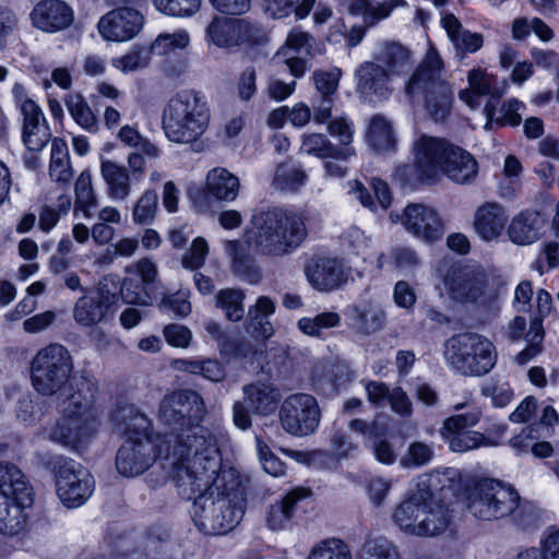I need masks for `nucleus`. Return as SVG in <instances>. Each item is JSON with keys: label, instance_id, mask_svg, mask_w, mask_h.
<instances>
[{"label": "nucleus", "instance_id": "393cba45", "mask_svg": "<svg viewBox=\"0 0 559 559\" xmlns=\"http://www.w3.org/2000/svg\"><path fill=\"white\" fill-rule=\"evenodd\" d=\"M309 283L318 290L329 292L338 288L345 282L342 263L334 258H316L306 266Z\"/></svg>", "mask_w": 559, "mask_h": 559}, {"label": "nucleus", "instance_id": "f03ea898", "mask_svg": "<svg viewBox=\"0 0 559 559\" xmlns=\"http://www.w3.org/2000/svg\"><path fill=\"white\" fill-rule=\"evenodd\" d=\"M218 466L211 473L209 481L185 499H192L200 493L192 506V520L195 526L205 534L219 535L231 531L242 519L245 512V495L239 477L231 468Z\"/></svg>", "mask_w": 559, "mask_h": 559}, {"label": "nucleus", "instance_id": "1a4fd4ad", "mask_svg": "<svg viewBox=\"0 0 559 559\" xmlns=\"http://www.w3.org/2000/svg\"><path fill=\"white\" fill-rule=\"evenodd\" d=\"M72 371L73 361L69 350L60 344H49L32 359V384L43 395H62Z\"/></svg>", "mask_w": 559, "mask_h": 559}, {"label": "nucleus", "instance_id": "39448f33", "mask_svg": "<svg viewBox=\"0 0 559 559\" xmlns=\"http://www.w3.org/2000/svg\"><path fill=\"white\" fill-rule=\"evenodd\" d=\"M405 94L411 99L424 96V106L428 116L436 122H442L450 115L453 90L445 79L444 64L432 44L405 85Z\"/></svg>", "mask_w": 559, "mask_h": 559}, {"label": "nucleus", "instance_id": "bb28decb", "mask_svg": "<svg viewBox=\"0 0 559 559\" xmlns=\"http://www.w3.org/2000/svg\"><path fill=\"white\" fill-rule=\"evenodd\" d=\"M509 215L498 202H485L474 214L475 233L485 241L497 240L506 229Z\"/></svg>", "mask_w": 559, "mask_h": 559}, {"label": "nucleus", "instance_id": "2f4dec72", "mask_svg": "<svg viewBox=\"0 0 559 559\" xmlns=\"http://www.w3.org/2000/svg\"><path fill=\"white\" fill-rule=\"evenodd\" d=\"M478 173V164L471 153L453 145L442 166L441 175L457 183H471Z\"/></svg>", "mask_w": 559, "mask_h": 559}, {"label": "nucleus", "instance_id": "72a5a7b5", "mask_svg": "<svg viewBox=\"0 0 559 559\" xmlns=\"http://www.w3.org/2000/svg\"><path fill=\"white\" fill-rule=\"evenodd\" d=\"M543 227L544 221L537 212L523 211L511 219L508 235L513 243L526 246L539 239Z\"/></svg>", "mask_w": 559, "mask_h": 559}, {"label": "nucleus", "instance_id": "8fccbe9b", "mask_svg": "<svg viewBox=\"0 0 559 559\" xmlns=\"http://www.w3.org/2000/svg\"><path fill=\"white\" fill-rule=\"evenodd\" d=\"M341 324V316L334 311H325L313 318L298 320V329L306 335L319 337L323 330L336 328Z\"/></svg>", "mask_w": 559, "mask_h": 559}, {"label": "nucleus", "instance_id": "9b49d317", "mask_svg": "<svg viewBox=\"0 0 559 559\" xmlns=\"http://www.w3.org/2000/svg\"><path fill=\"white\" fill-rule=\"evenodd\" d=\"M13 480L0 483V532L14 535L26 522L24 510L34 501L33 489L20 469H11Z\"/></svg>", "mask_w": 559, "mask_h": 559}, {"label": "nucleus", "instance_id": "dca6fc26", "mask_svg": "<svg viewBox=\"0 0 559 559\" xmlns=\"http://www.w3.org/2000/svg\"><path fill=\"white\" fill-rule=\"evenodd\" d=\"M95 480L92 474L73 460H62L56 471V492L67 508L83 506L92 496Z\"/></svg>", "mask_w": 559, "mask_h": 559}, {"label": "nucleus", "instance_id": "a211bd4d", "mask_svg": "<svg viewBox=\"0 0 559 559\" xmlns=\"http://www.w3.org/2000/svg\"><path fill=\"white\" fill-rule=\"evenodd\" d=\"M453 144L443 138L420 134L413 143L414 166L421 181L440 178L442 166Z\"/></svg>", "mask_w": 559, "mask_h": 559}, {"label": "nucleus", "instance_id": "ddd939ff", "mask_svg": "<svg viewBox=\"0 0 559 559\" xmlns=\"http://www.w3.org/2000/svg\"><path fill=\"white\" fill-rule=\"evenodd\" d=\"M243 402H235L233 406V420L236 427L247 430L251 427L250 413L257 416L273 414L281 402L280 388L271 381L258 380L243 385Z\"/></svg>", "mask_w": 559, "mask_h": 559}, {"label": "nucleus", "instance_id": "58836bf2", "mask_svg": "<svg viewBox=\"0 0 559 559\" xmlns=\"http://www.w3.org/2000/svg\"><path fill=\"white\" fill-rule=\"evenodd\" d=\"M366 140L374 151L389 152L396 145L392 123L380 114L373 115L368 123Z\"/></svg>", "mask_w": 559, "mask_h": 559}, {"label": "nucleus", "instance_id": "0e129e2a", "mask_svg": "<svg viewBox=\"0 0 559 559\" xmlns=\"http://www.w3.org/2000/svg\"><path fill=\"white\" fill-rule=\"evenodd\" d=\"M255 442L263 469L274 477L284 476L286 472L285 463L271 451L270 447L261 438H257Z\"/></svg>", "mask_w": 559, "mask_h": 559}, {"label": "nucleus", "instance_id": "c03bdc74", "mask_svg": "<svg viewBox=\"0 0 559 559\" xmlns=\"http://www.w3.org/2000/svg\"><path fill=\"white\" fill-rule=\"evenodd\" d=\"M64 103L69 114L80 127L90 132H96L98 130L97 118L81 94H68Z\"/></svg>", "mask_w": 559, "mask_h": 559}, {"label": "nucleus", "instance_id": "864d4df0", "mask_svg": "<svg viewBox=\"0 0 559 559\" xmlns=\"http://www.w3.org/2000/svg\"><path fill=\"white\" fill-rule=\"evenodd\" d=\"M444 441L453 452H467L480 447H492L497 444L485 435L472 430L459 433Z\"/></svg>", "mask_w": 559, "mask_h": 559}, {"label": "nucleus", "instance_id": "9d476101", "mask_svg": "<svg viewBox=\"0 0 559 559\" xmlns=\"http://www.w3.org/2000/svg\"><path fill=\"white\" fill-rule=\"evenodd\" d=\"M520 495L510 484L486 478L475 484L467 495V509L480 520H498L512 514Z\"/></svg>", "mask_w": 559, "mask_h": 559}, {"label": "nucleus", "instance_id": "412c9836", "mask_svg": "<svg viewBox=\"0 0 559 559\" xmlns=\"http://www.w3.org/2000/svg\"><path fill=\"white\" fill-rule=\"evenodd\" d=\"M142 14L130 8H119L103 15L97 24L103 39L108 41H127L135 37L142 26Z\"/></svg>", "mask_w": 559, "mask_h": 559}, {"label": "nucleus", "instance_id": "79ce46f5", "mask_svg": "<svg viewBox=\"0 0 559 559\" xmlns=\"http://www.w3.org/2000/svg\"><path fill=\"white\" fill-rule=\"evenodd\" d=\"M454 476L455 471L451 468L432 471L418 476L412 489L429 500H437L435 492L449 487Z\"/></svg>", "mask_w": 559, "mask_h": 559}, {"label": "nucleus", "instance_id": "a878e982", "mask_svg": "<svg viewBox=\"0 0 559 559\" xmlns=\"http://www.w3.org/2000/svg\"><path fill=\"white\" fill-rule=\"evenodd\" d=\"M112 429L124 439H152L151 420L134 405L123 404L111 414Z\"/></svg>", "mask_w": 559, "mask_h": 559}, {"label": "nucleus", "instance_id": "423d86ee", "mask_svg": "<svg viewBox=\"0 0 559 559\" xmlns=\"http://www.w3.org/2000/svg\"><path fill=\"white\" fill-rule=\"evenodd\" d=\"M90 388L69 393L60 404L61 417L50 432V439L76 448L90 441L98 428L97 411Z\"/></svg>", "mask_w": 559, "mask_h": 559}, {"label": "nucleus", "instance_id": "338daca9", "mask_svg": "<svg viewBox=\"0 0 559 559\" xmlns=\"http://www.w3.org/2000/svg\"><path fill=\"white\" fill-rule=\"evenodd\" d=\"M150 53L145 49H132L128 53L112 59V66L122 71L130 72L147 67Z\"/></svg>", "mask_w": 559, "mask_h": 559}, {"label": "nucleus", "instance_id": "7ed1b4c3", "mask_svg": "<svg viewBox=\"0 0 559 559\" xmlns=\"http://www.w3.org/2000/svg\"><path fill=\"white\" fill-rule=\"evenodd\" d=\"M306 211L274 207L252 215L243 234L248 248L263 257H284L307 237Z\"/></svg>", "mask_w": 559, "mask_h": 559}, {"label": "nucleus", "instance_id": "a19ab883", "mask_svg": "<svg viewBox=\"0 0 559 559\" xmlns=\"http://www.w3.org/2000/svg\"><path fill=\"white\" fill-rule=\"evenodd\" d=\"M74 212H82L85 218H92L93 210L97 206L98 200L93 188L92 174L83 170L74 185Z\"/></svg>", "mask_w": 559, "mask_h": 559}, {"label": "nucleus", "instance_id": "6ab92c4d", "mask_svg": "<svg viewBox=\"0 0 559 559\" xmlns=\"http://www.w3.org/2000/svg\"><path fill=\"white\" fill-rule=\"evenodd\" d=\"M117 299V295L106 286L86 289L73 306V319L84 328L105 322L116 312Z\"/></svg>", "mask_w": 559, "mask_h": 559}, {"label": "nucleus", "instance_id": "09e8293b", "mask_svg": "<svg viewBox=\"0 0 559 559\" xmlns=\"http://www.w3.org/2000/svg\"><path fill=\"white\" fill-rule=\"evenodd\" d=\"M354 320L360 332L370 334L382 329L385 314L378 307L361 304L354 307Z\"/></svg>", "mask_w": 559, "mask_h": 559}, {"label": "nucleus", "instance_id": "69168bd1", "mask_svg": "<svg viewBox=\"0 0 559 559\" xmlns=\"http://www.w3.org/2000/svg\"><path fill=\"white\" fill-rule=\"evenodd\" d=\"M209 253V246L204 238L197 237L193 239L191 247L181 258V265L187 270L200 269L206 259Z\"/></svg>", "mask_w": 559, "mask_h": 559}, {"label": "nucleus", "instance_id": "4c0bfd02", "mask_svg": "<svg viewBox=\"0 0 559 559\" xmlns=\"http://www.w3.org/2000/svg\"><path fill=\"white\" fill-rule=\"evenodd\" d=\"M466 408V412L452 415L444 419L441 428L440 436L443 440H448L453 436L466 432V429L475 426L480 417L481 412L478 407L472 406L467 403H457L453 406V411L461 412Z\"/></svg>", "mask_w": 559, "mask_h": 559}, {"label": "nucleus", "instance_id": "f257e3e1", "mask_svg": "<svg viewBox=\"0 0 559 559\" xmlns=\"http://www.w3.org/2000/svg\"><path fill=\"white\" fill-rule=\"evenodd\" d=\"M219 428L191 426L182 435H165L153 439H126L117 452V471L134 477L158 461L171 475L181 497H190L209 481L218 466Z\"/></svg>", "mask_w": 559, "mask_h": 559}, {"label": "nucleus", "instance_id": "b1692460", "mask_svg": "<svg viewBox=\"0 0 559 559\" xmlns=\"http://www.w3.org/2000/svg\"><path fill=\"white\" fill-rule=\"evenodd\" d=\"M33 25L44 32L55 33L73 22L71 8L60 0H43L31 12Z\"/></svg>", "mask_w": 559, "mask_h": 559}, {"label": "nucleus", "instance_id": "a18cd8bd", "mask_svg": "<svg viewBox=\"0 0 559 559\" xmlns=\"http://www.w3.org/2000/svg\"><path fill=\"white\" fill-rule=\"evenodd\" d=\"M307 174L292 162H285L277 166L272 186L282 191H296L305 185Z\"/></svg>", "mask_w": 559, "mask_h": 559}, {"label": "nucleus", "instance_id": "e433bc0d", "mask_svg": "<svg viewBox=\"0 0 559 559\" xmlns=\"http://www.w3.org/2000/svg\"><path fill=\"white\" fill-rule=\"evenodd\" d=\"M300 150L308 155H313L319 158H335L340 160H347L356 155L354 147H337L333 145L324 134L310 133L302 136Z\"/></svg>", "mask_w": 559, "mask_h": 559}, {"label": "nucleus", "instance_id": "6e6d98bb", "mask_svg": "<svg viewBox=\"0 0 559 559\" xmlns=\"http://www.w3.org/2000/svg\"><path fill=\"white\" fill-rule=\"evenodd\" d=\"M118 138L126 145L140 150L148 158H157L160 154L159 148L150 140L143 138L133 127H122L119 130Z\"/></svg>", "mask_w": 559, "mask_h": 559}, {"label": "nucleus", "instance_id": "0eeeda50", "mask_svg": "<svg viewBox=\"0 0 559 559\" xmlns=\"http://www.w3.org/2000/svg\"><path fill=\"white\" fill-rule=\"evenodd\" d=\"M391 519L404 534L432 537L443 533L450 524L445 507L438 500H429L413 489L395 506Z\"/></svg>", "mask_w": 559, "mask_h": 559}, {"label": "nucleus", "instance_id": "f3484780", "mask_svg": "<svg viewBox=\"0 0 559 559\" xmlns=\"http://www.w3.org/2000/svg\"><path fill=\"white\" fill-rule=\"evenodd\" d=\"M396 222L414 238L428 245L441 240L445 233V225L439 212L423 203L407 204L396 216Z\"/></svg>", "mask_w": 559, "mask_h": 559}, {"label": "nucleus", "instance_id": "052dcab7", "mask_svg": "<svg viewBox=\"0 0 559 559\" xmlns=\"http://www.w3.org/2000/svg\"><path fill=\"white\" fill-rule=\"evenodd\" d=\"M433 457V449L424 442H412L407 452L401 459V465L405 468L420 467L428 464Z\"/></svg>", "mask_w": 559, "mask_h": 559}, {"label": "nucleus", "instance_id": "603ef678", "mask_svg": "<svg viewBox=\"0 0 559 559\" xmlns=\"http://www.w3.org/2000/svg\"><path fill=\"white\" fill-rule=\"evenodd\" d=\"M71 204V197L62 194L58 198L57 207L52 205L41 206L38 212L39 229L44 233H49L58 224L60 218L69 212Z\"/></svg>", "mask_w": 559, "mask_h": 559}, {"label": "nucleus", "instance_id": "aec40b11", "mask_svg": "<svg viewBox=\"0 0 559 559\" xmlns=\"http://www.w3.org/2000/svg\"><path fill=\"white\" fill-rule=\"evenodd\" d=\"M259 28L247 19L215 15L205 28L206 40L218 48L233 49L250 43Z\"/></svg>", "mask_w": 559, "mask_h": 559}, {"label": "nucleus", "instance_id": "bf43d9fd", "mask_svg": "<svg viewBox=\"0 0 559 559\" xmlns=\"http://www.w3.org/2000/svg\"><path fill=\"white\" fill-rule=\"evenodd\" d=\"M190 293L188 290H178L170 295H165L158 308L166 313H174L177 317H187L191 312V304L189 301Z\"/></svg>", "mask_w": 559, "mask_h": 559}, {"label": "nucleus", "instance_id": "4d7b16f0", "mask_svg": "<svg viewBox=\"0 0 559 559\" xmlns=\"http://www.w3.org/2000/svg\"><path fill=\"white\" fill-rule=\"evenodd\" d=\"M147 284L134 278H124L120 288L122 298L127 304L150 306L152 297L147 292Z\"/></svg>", "mask_w": 559, "mask_h": 559}, {"label": "nucleus", "instance_id": "774afa93", "mask_svg": "<svg viewBox=\"0 0 559 559\" xmlns=\"http://www.w3.org/2000/svg\"><path fill=\"white\" fill-rule=\"evenodd\" d=\"M342 71L337 68L331 71H316L313 82L318 92L322 96H332L338 87Z\"/></svg>", "mask_w": 559, "mask_h": 559}, {"label": "nucleus", "instance_id": "13d9d810", "mask_svg": "<svg viewBox=\"0 0 559 559\" xmlns=\"http://www.w3.org/2000/svg\"><path fill=\"white\" fill-rule=\"evenodd\" d=\"M559 266V242L550 240L542 245V249L532 263V269L543 275Z\"/></svg>", "mask_w": 559, "mask_h": 559}, {"label": "nucleus", "instance_id": "ea45409f", "mask_svg": "<svg viewBox=\"0 0 559 559\" xmlns=\"http://www.w3.org/2000/svg\"><path fill=\"white\" fill-rule=\"evenodd\" d=\"M498 100H489L484 108V112L487 119L485 124L486 130H490L493 123L499 126L510 124L513 127L521 123L522 117L519 111L524 107L523 103L512 98L503 104L499 110L496 108Z\"/></svg>", "mask_w": 559, "mask_h": 559}, {"label": "nucleus", "instance_id": "cd10ccee", "mask_svg": "<svg viewBox=\"0 0 559 559\" xmlns=\"http://www.w3.org/2000/svg\"><path fill=\"white\" fill-rule=\"evenodd\" d=\"M467 80L469 88L462 91L460 98L473 109L480 105L481 96L489 95L497 102L507 88L504 81L499 83L496 76L480 69L469 71Z\"/></svg>", "mask_w": 559, "mask_h": 559}, {"label": "nucleus", "instance_id": "c9c22d12", "mask_svg": "<svg viewBox=\"0 0 559 559\" xmlns=\"http://www.w3.org/2000/svg\"><path fill=\"white\" fill-rule=\"evenodd\" d=\"M23 142L29 151H41L51 138V131L41 109L23 115Z\"/></svg>", "mask_w": 559, "mask_h": 559}, {"label": "nucleus", "instance_id": "37998d69", "mask_svg": "<svg viewBox=\"0 0 559 559\" xmlns=\"http://www.w3.org/2000/svg\"><path fill=\"white\" fill-rule=\"evenodd\" d=\"M49 175L56 182L67 183L72 179L73 171L69 150L62 140L56 139L52 141Z\"/></svg>", "mask_w": 559, "mask_h": 559}, {"label": "nucleus", "instance_id": "f704fd0d", "mask_svg": "<svg viewBox=\"0 0 559 559\" xmlns=\"http://www.w3.org/2000/svg\"><path fill=\"white\" fill-rule=\"evenodd\" d=\"M374 61L382 64L392 79L408 73L413 66L411 50L399 43H385Z\"/></svg>", "mask_w": 559, "mask_h": 559}, {"label": "nucleus", "instance_id": "4be33fe9", "mask_svg": "<svg viewBox=\"0 0 559 559\" xmlns=\"http://www.w3.org/2000/svg\"><path fill=\"white\" fill-rule=\"evenodd\" d=\"M356 91L370 103L386 100L392 93L390 73L377 61H365L355 70Z\"/></svg>", "mask_w": 559, "mask_h": 559}, {"label": "nucleus", "instance_id": "4468645a", "mask_svg": "<svg viewBox=\"0 0 559 559\" xmlns=\"http://www.w3.org/2000/svg\"><path fill=\"white\" fill-rule=\"evenodd\" d=\"M205 413L200 394L191 390H179L164 396L158 406L157 417L164 425L179 426L178 435H182L191 426H202L200 421Z\"/></svg>", "mask_w": 559, "mask_h": 559}, {"label": "nucleus", "instance_id": "de8ad7c7", "mask_svg": "<svg viewBox=\"0 0 559 559\" xmlns=\"http://www.w3.org/2000/svg\"><path fill=\"white\" fill-rule=\"evenodd\" d=\"M243 299L241 289L225 288L216 295V307L223 310L229 321L238 322L245 316Z\"/></svg>", "mask_w": 559, "mask_h": 559}, {"label": "nucleus", "instance_id": "5fc2aeb1", "mask_svg": "<svg viewBox=\"0 0 559 559\" xmlns=\"http://www.w3.org/2000/svg\"><path fill=\"white\" fill-rule=\"evenodd\" d=\"M308 559H352V555L347 545L341 539L329 538L317 544Z\"/></svg>", "mask_w": 559, "mask_h": 559}, {"label": "nucleus", "instance_id": "7c9ffc66", "mask_svg": "<svg viewBox=\"0 0 559 559\" xmlns=\"http://www.w3.org/2000/svg\"><path fill=\"white\" fill-rule=\"evenodd\" d=\"M311 491L307 488H295L285 495L281 500L271 504L266 513V524L273 531L285 530L290 526L297 510V503L307 497Z\"/></svg>", "mask_w": 559, "mask_h": 559}, {"label": "nucleus", "instance_id": "f8f14e48", "mask_svg": "<svg viewBox=\"0 0 559 559\" xmlns=\"http://www.w3.org/2000/svg\"><path fill=\"white\" fill-rule=\"evenodd\" d=\"M444 286L451 299L462 304H475L486 309L496 308L498 294L488 289L486 275L463 267H451L444 277Z\"/></svg>", "mask_w": 559, "mask_h": 559}, {"label": "nucleus", "instance_id": "6e6552de", "mask_svg": "<svg viewBox=\"0 0 559 559\" xmlns=\"http://www.w3.org/2000/svg\"><path fill=\"white\" fill-rule=\"evenodd\" d=\"M444 357L450 367L465 377H480L497 364V349L486 336L464 332L450 337L445 343Z\"/></svg>", "mask_w": 559, "mask_h": 559}, {"label": "nucleus", "instance_id": "20e7f679", "mask_svg": "<svg viewBox=\"0 0 559 559\" xmlns=\"http://www.w3.org/2000/svg\"><path fill=\"white\" fill-rule=\"evenodd\" d=\"M211 107L206 96L187 88L174 94L162 112V128L166 138L178 144H195L206 132Z\"/></svg>", "mask_w": 559, "mask_h": 559}, {"label": "nucleus", "instance_id": "680f3d73", "mask_svg": "<svg viewBox=\"0 0 559 559\" xmlns=\"http://www.w3.org/2000/svg\"><path fill=\"white\" fill-rule=\"evenodd\" d=\"M361 559H401L397 547L386 539L370 540L365 544Z\"/></svg>", "mask_w": 559, "mask_h": 559}, {"label": "nucleus", "instance_id": "c756f323", "mask_svg": "<svg viewBox=\"0 0 559 559\" xmlns=\"http://www.w3.org/2000/svg\"><path fill=\"white\" fill-rule=\"evenodd\" d=\"M100 175L106 185L107 197L116 202H124L131 195L132 178L127 167L111 159L100 160Z\"/></svg>", "mask_w": 559, "mask_h": 559}, {"label": "nucleus", "instance_id": "2eb2a0df", "mask_svg": "<svg viewBox=\"0 0 559 559\" xmlns=\"http://www.w3.org/2000/svg\"><path fill=\"white\" fill-rule=\"evenodd\" d=\"M283 430L294 437H307L319 427L321 411L314 396L294 393L284 399L278 409Z\"/></svg>", "mask_w": 559, "mask_h": 559}, {"label": "nucleus", "instance_id": "49530a36", "mask_svg": "<svg viewBox=\"0 0 559 559\" xmlns=\"http://www.w3.org/2000/svg\"><path fill=\"white\" fill-rule=\"evenodd\" d=\"M159 211L158 197L155 190L146 189L132 206V221L135 225H150Z\"/></svg>", "mask_w": 559, "mask_h": 559}, {"label": "nucleus", "instance_id": "c85d7f7f", "mask_svg": "<svg viewBox=\"0 0 559 559\" xmlns=\"http://www.w3.org/2000/svg\"><path fill=\"white\" fill-rule=\"evenodd\" d=\"M441 24L453 45L455 57L460 60L468 53L477 52L483 47L484 36L465 29L455 15L445 13L441 19Z\"/></svg>", "mask_w": 559, "mask_h": 559}, {"label": "nucleus", "instance_id": "e2e57ef3", "mask_svg": "<svg viewBox=\"0 0 559 559\" xmlns=\"http://www.w3.org/2000/svg\"><path fill=\"white\" fill-rule=\"evenodd\" d=\"M189 44L187 32H177L173 34H160L151 45V51L156 55H166L177 48L182 49Z\"/></svg>", "mask_w": 559, "mask_h": 559}, {"label": "nucleus", "instance_id": "473e14b6", "mask_svg": "<svg viewBox=\"0 0 559 559\" xmlns=\"http://www.w3.org/2000/svg\"><path fill=\"white\" fill-rule=\"evenodd\" d=\"M240 187V179L227 168L215 167L206 175L205 191L216 201H235L239 195Z\"/></svg>", "mask_w": 559, "mask_h": 559}, {"label": "nucleus", "instance_id": "5701e85b", "mask_svg": "<svg viewBox=\"0 0 559 559\" xmlns=\"http://www.w3.org/2000/svg\"><path fill=\"white\" fill-rule=\"evenodd\" d=\"M506 334L511 341H519L524 337L527 342L526 347L515 357L519 365H525L542 354L544 328L540 319H533L530 324V330L526 332L525 318L516 316L508 323Z\"/></svg>", "mask_w": 559, "mask_h": 559}, {"label": "nucleus", "instance_id": "3c124183", "mask_svg": "<svg viewBox=\"0 0 559 559\" xmlns=\"http://www.w3.org/2000/svg\"><path fill=\"white\" fill-rule=\"evenodd\" d=\"M152 3L164 15L191 17L200 11L202 0H152Z\"/></svg>", "mask_w": 559, "mask_h": 559}]
</instances>
